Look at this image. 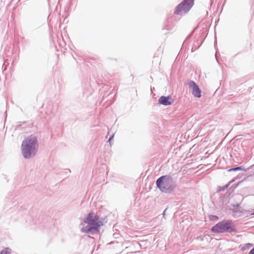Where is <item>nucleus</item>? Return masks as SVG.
I'll return each instance as SVG.
<instances>
[{"mask_svg": "<svg viewBox=\"0 0 254 254\" xmlns=\"http://www.w3.org/2000/svg\"><path fill=\"white\" fill-rule=\"evenodd\" d=\"M242 170V168L241 167H236L235 168L230 169L228 170V171L231 172L232 171H238V170Z\"/></svg>", "mask_w": 254, "mask_h": 254, "instance_id": "9d476101", "label": "nucleus"}, {"mask_svg": "<svg viewBox=\"0 0 254 254\" xmlns=\"http://www.w3.org/2000/svg\"><path fill=\"white\" fill-rule=\"evenodd\" d=\"M193 5V0H184L177 7L175 13L182 14L188 12Z\"/></svg>", "mask_w": 254, "mask_h": 254, "instance_id": "39448f33", "label": "nucleus"}, {"mask_svg": "<svg viewBox=\"0 0 254 254\" xmlns=\"http://www.w3.org/2000/svg\"><path fill=\"white\" fill-rule=\"evenodd\" d=\"M174 99L170 96H162L158 100L159 104L165 106L171 105L174 102Z\"/></svg>", "mask_w": 254, "mask_h": 254, "instance_id": "0eeeda50", "label": "nucleus"}, {"mask_svg": "<svg viewBox=\"0 0 254 254\" xmlns=\"http://www.w3.org/2000/svg\"><path fill=\"white\" fill-rule=\"evenodd\" d=\"M84 222L88 224V226L81 229V231L85 233H88L92 230H98L104 224L102 219L92 212L87 215Z\"/></svg>", "mask_w": 254, "mask_h": 254, "instance_id": "f257e3e1", "label": "nucleus"}, {"mask_svg": "<svg viewBox=\"0 0 254 254\" xmlns=\"http://www.w3.org/2000/svg\"><path fill=\"white\" fill-rule=\"evenodd\" d=\"M215 217H216L217 219L218 218V217L217 216H214Z\"/></svg>", "mask_w": 254, "mask_h": 254, "instance_id": "ddd939ff", "label": "nucleus"}, {"mask_svg": "<svg viewBox=\"0 0 254 254\" xmlns=\"http://www.w3.org/2000/svg\"><path fill=\"white\" fill-rule=\"evenodd\" d=\"M37 146V140L35 137L30 136L27 137L22 144V153L26 158H29Z\"/></svg>", "mask_w": 254, "mask_h": 254, "instance_id": "f03ea898", "label": "nucleus"}, {"mask_svg": "<svg viewBox=\"0 0 254 254\" xmlns=\"http://www.w3.org/2000/svg\"><path fill=\"white\" fill-rule=\"evenodd\" d=\"M156 185L160 190L165 193H169L174 189L172 178L170 176H163L156 181Z\"/></svg>", "mask_w": 254, "mask_h": 254, "instance_id": "7ed1b4c3", "label": "nucleus"}, {"mask_svg": "<svg viewBox=\"0 0 254 254\" xmlns=\"http://www.w3.org/2000/svg\"><path fill=\"white\" fill-rule=\"evenodd\" d=\"M240 207V204H237L236 205H233V208H231V210H233V211L234 212H236V209L237 208H239Z\"/></svg>", "mask_w": 254, "mask_h": 254, "instance_id": "1a4fd4ad", "label": "nucleus"}, {"mask_svg": "<svg viewBox=\"0 0 254 254\" xmlns=\"http://www.w3.org/2000/svg\"><path fill=\"white\" fill-rule=\"evenodd\" d=\"M248 245H249L250 246H252V245H251V244H248Z\"/></svg>", "mask_w": 254, "mask_h": 254, "instance_id": "f8f14e48", "label": "nucleus"}, {"mask_svg": "<svg viewBox=\"0 0 254 254\" xmlns=\"http://www.w3.org/2000/svg\"><path fill=\"white\" fill-rule=\"evenodd\" d=\"M249 254H254V248L249 252Z\"/></svg>", "mask_w": 254, "mask_h": 254, "instance_id": "9b49d317", "label": "nucleus"}, {"mask_svg": "<svg viewBox=\"0 0 254 254\" xmlns=\"http://www.w3.org/2000/svg\"><path fill=\"white\" fill-rule=\"evenodd\" d=\"M235 231V226L230 221H221L212 228V231L214 233L231 232Z\"/></svg>", "mask_w": 254, "mask_h": 254, "instance_id": "20e7f679", "label": "nucleus"}, {"mask_svg": "<svg viewBox=\"0 0 254 254\" xmlns=\"http://www.w3.org/2000/svg\"><path fill=\"white\" fill-rule=\"evenodd\" d=\"M189 87L192 89V94L196 97H200L201 90L196 83L193 81H190L189 84Z\"/></svg>", "mask_w": 254, "mask_h": 254, "instance_id": "423d86ee", "label": "nucleus"}, {"mask_svg": "<svg viewBox=\"0 0 254 254\" xmlns=\"http://www.w3.org/2000/svg\"><path fill=\"white\" fill-rule=\"evenodd\" d=\"M10 253L11 250L8 248H5L1 252L0 254H10Z\"/></svg>", "mask_w": 254, "mask_h": 254, "instance_id": "6e6552de", "label": "nucleus"}]
</instances>
